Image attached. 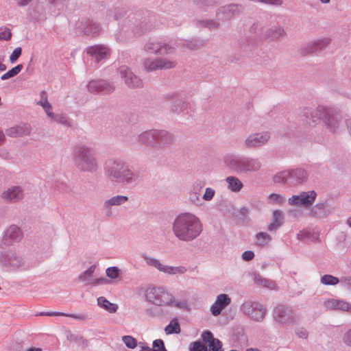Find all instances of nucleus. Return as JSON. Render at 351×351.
Wrapping results in <instances>:
<instances>
[{
    "label": "nucleus",
    "instance_id": "f257e3e1",
    "mask_svg": "<svg viewBox=\"0 0 351 351\" xmlns=\"http://www.w3.org/2000/svg\"><path fill=\"white\" fill-rule=\"evenodd\" d=\"M171 230L179 241L191 242L202 232L203 224L195 215L188 212L182 213L174 219Z\"/></svg>",
    "mask_w": 351,
    "mask_h": 351
},
{
    "label": "nucleus",
    "instance_id": "f03ea898",
    "mask_svg": "<svg viewBox=\"0 0 351 351\" xmlns=\"http://www.w3.org/2000/svg\"><path fill=\"white\" fill-rule=\"evenodd\" d=\"M105 173L114 184L130 185L140 180L141 172L134 169L128 162L121 158H111L106 161Z\"/></svg>",
    "mask_w": 351,
    "mask_h": 351
},
{
    "label": "nucleus",
    "instance_id": "7ed1b4c3",
    "mask_svg": "<svg viewBox=\"0 0 351 351\" xmlns=\"http://www.w3.org/2000/svg\"><path fill=\"white\" fill-rule=\"evenodd\" d=\"M72 160L75 167L82 172L94 173L99 168L96 151L85 144H79L73 148Z\"/></svg>",
    "mask_w": 351,
    "mask_h": 351
},
{
    "label": "nucleus",
    "instance_id": "20e7f679",
    "mask_svg": "<svg viewBox=\"0 0 351 351\" xmlns=\"http://www.w3.org/2000/svg\"><path fill=\"white\" fill-rule=\"evenodd\" d=\"M174 135L165 130H148L141 132L138 136L139 143L158 150L170 147L174 143Z\"/></svg>",
    "mask_w": 351,
    "mask_h": 351
},
{
    "label": "nucleus",
    "instance_id": "39448f33",
    "mask_svg": "<svg viewBox=\"0 0 351 351\" xmlns=\"http://www.w3.org/2000/svg\"><path fill=\"white\" fill-rule=\"evenodd\" d=\"M226 167L235 173L256 172L261 169L258 158L247 156L227 155L224 158Z\"/></svg>",
    "mask_w": 351,
    "mask_h": 351
},
{
    "label": "nucleus",
    "instance_id": "423d86ee",
    "mask_svg": "<svg viewBox=\"0 0 351 351\" xmlns=\"http://www.w3.org/2000/svg\"><path fill=\"white\" fill-rule=\"evenodd\" d=\"M308 173L303 168H295L280 171L274 176L275 183L284 184L289 186H295L306 182Z\"/></svg>",
    "mask_w": 351,
    "mask_h": 351
},
{
    "label": "nucleus",
    "instance_id": "0eeeda50",
    "mask_svg": "<svg viewBox=\"0 0 351 351\" xmlns=\"http://www.w3.org/2000/svg\"><path fill=\"white\" fill-rule=\"evenodd\" d=\"M0 263L8 271H15L24 268L25 261L22 256L13 249L0 252Z\"/></svg>",
    "mask_w": 351,
    "mask_h": 351
},
{
    "label": "nucleus",
    "instance_id": "6e6552de",
    "mask_svg": "<svg viewBox=\"0 0 351 351\" xmlns=\"http://www.w3.org/2000/svg\"><path fill=\"white\" fill-rule=\"evenodd\" d=\"M240 311L246 317L256 322H263L267 312L264 305L252 300L244 302L240 306Z\"/></svg>",
    "mask_w": 351,
    "mask_h": 351
},
{
    "label": "nucleus",
    "instance_id": "1a4fd4ad",
    "mask_svg": "<svg viewBox=\"0 0 351 351\" xmlns=\"http://www.w3.org/2000/svg\"><path fill=\"white\" fill-rule=\"evenodd\" d=\"M146 300L156 306H168L173 302V296L162 287H152L145 291Z\"/></svg>",
    "mask_w": 351,
    "mask_h": 351
},
{
    "label": "nucleus",
    "instance_id": "9d476101",
    "mask_svg": "<svg viewBox=\"0 0 351 351\" xmlns=\"http://www.w3.org/2000/svg\"><path fill=\"white\" fill-rule=\"evenodd\" d=\"M271 137L267 131L252 133L249 134L243 143V148L246 150H254L265 145Z\"/></svg>",
    "mask_w": 351,
    "mask_h": 351
},
{
    "label": "nucleus",
    "instance_id": "9b49d317",
    "mask_svg": "<svg viewBox=\"0 0 351 351\" xmlns=\"http://www.w3.org/2000/svg\"><path fill=\"white\" fill-rule=\"evenodd\" d=\"M153 28L152 25H149L146 21L138 22L136 23H132L129 25H124L121 28V34L119 36L116 35L117 40L123 42L125 40L124 38L129 36V32L134 36H140L143 34L150 31Z\"/></svg>",
    "mask_w": 351,
    "mask_h": 351
},
{
    "label": "nucleus",
    "instance_id": "f8f14e48",
    "mask_svg": "<svg viewBox=\"0 0 351 351\" xmlns=\"http://www.w3.org/2000/svg\"><path fill=\"white\" fill-rule=\"evenodd\" d=\"M178 45H171L158 40H149L144 47L143 50L149 53L153 54H168L173 53Z\"/></svg>",
    "mask_w": 351,
    "mask_h": 351
},
{
    "label": "nucleus",
    "instance_id": "ddd939ff",
    "mask_svg": "<svg viewBox=\"0 0 351 351\" xmlns=\"http://www.w3.org/2000/svg\"><path fill=\"white\" fill-rule=\"evenodd\" d=\"M324 109V106H318L315 108L304 107L301 110L300 115L307 125L315 126L321 122Z\"/></svg>",
    "mask_w": 351,
    "mask_h": 351
},
{
    "label": "nucleus",
    "instance_id": "4468645a",
    "mask_svg": "<svg viewBox=\"0 0 351 351\" xmlns=\"http://www.w3.org/2000/svg\"><path fill=\"white\" fill-rule=\"evenodd\" d=\"M275 321L283 326L293 325L295 323L294 313L291 307L285 305H278L273 313Z\"/></svg>",
    "mask_w": 351,
    "mask_h": 351
},
{
    "label": "nucleus",
    "instance_id": "2eb2a0df",
    "mask_svg": "<svg viewBox=\"0 0 351 351\" xmlns=\"http://www.w3.org/2000/svg\"><path fill=\"white\" fill-rule=\"evenodd\" d=\"M341 121L339 115L333 109L325 106L321 122L329 132H337L340 128Z\"/></svg>",
    "mask_w": 351,
    "mask_h": 351
},
{
    "label": "nucleus",
    "instance_id": "dca6fc26",
    "mask_svg": "<svg viewBox=\"0 0 351 351\" xmlns=\"http://www.w3.org/2000/svg\"><path fill=\"white\" fill-rule=\"evenodd\" d=\"M316 197L317 193L315 191H303L299 195H292L289 198L288 202L291 206L307 208L313 204Z\"/></svg>",
    "mask_w": 351,
    "mask_h": 351
},
{
    "label": "nucleus",
    "instance_id": "f3484780",
    "mask_svg": "<svg viewBox=\"0 0 351 351\" xmlns=\"http://www.w3.org/2000/svg\"><path fill=\"white\" fill-rule=\"evenodd\" d=\"M144 69L147 72L156 70L170 69L176 66V62L163 58H146L143 62Z\"/></svg>",
    "mask_w": 351,
    "mask_h": 351
},
{
    "label": "nucleus",
    "instance_id": "a211bd4d",
    "mask_svg": "<svg viewBox=\"0 0 351 351\" xmlns=\"http://www.w3.org/2000/svg\"><path fill=\"white\" fill-rule=\"evenodd\" d=\"M143 258L146 263L152 267H154L158 269L160 271L164 272L168 274H183L187 269L184 266L173 267L162 265L159 260L150 257L147 255H144Z\"/></svg>",
    "mask_w": 351,
    "mask_h": 351
},
{
    "label": "nucleus",
    "instance_id": "6ab92c4d",
    "mask_svg": "<svg viewBox=\"0 0 351 351\" xmlns=\"http://www.w3.org/2000/svg\"><path fill=\"white\" fill-rule=\"evenodd\" d=\"M117 72L128 87L138 88L143 86L141 79L134 74L128 66L125 65L121 66Z\"/></svg>",
    "mask_w": 351,
    "mask_h": 351
},
{
    "label": "nucleus",
    "instance_id": "aec40b11",
    "mask_svg": "<svg viewBox=\"0 0 351 351\" xmlns=\"http://www.w3.org/2000/svg\"><path fill=\"white\" fill-rule=\"evenodd\" d=\"M330 41L329 38H322L303 44L300 48V53L302 56H308L321 51L330 43Z\"/></svg>",
    "mask_w": 351,
    "mask_h": 351
},
{
    "label": "nucleus",
    "instance_id": "412c9836",
    "mask_svg": "<svg viewBox=\"0 0 351 351\" xmlns=\"http://www.w3.org/2000/svg\"><path fill=\"white\" fill-rule=\"evenodd\" d=\"M165 99L172 101L170 110L173 113L180 114L186 110L189 107L186 98L178 93L167 94Z\"/></svg>",
    "mask_w": 351,
    "mask_h": 351
},
{
    "label": "nucleus",
    "instance_id": "4be33fe9",
    "mask_svg": "<svg viewBox=\"0 0 351 351\" xmlns=\"http://www.w3.org/2000/svg\"><path fill=\"white\" fill-rule=\"evenodd\" d=\"M87 89L90 93L108 95L114 90V86L104 80H97L90 81Z\"/></svg>",
    "mask_w": 351,
    "mask_h": 351
},
{
    "label": "nucleus",
    "instance_id": "5701e85b",
    "mask_svg": "<svg viewBox=\"0 0 351 351\" xmlns=\"http://www.w3.org/2000/svg\"><path fill=\"white\" fill-rule=\"evenodd\" d=\"M23 237L21 229L16 225H11L4 232L2 241L6 246H10L14 243L20 242Z\"/></svg>",
    "mask_w": 351,
    "mask_h": 351
},
{
    "label": "nucleus",
    "instance_id": "b1692460",
    "mask_svg": "<svg viewBox=\"0 0 351 351\" xmlns=\"http://www.w3.org/2000/svg\"><path fill=\"white\" fill-rule=\"evenodd\" d=\"M244 6L242 4L230 3L218 8L217 16L220 14L224 16L223 19L226 21L232 20L236 16H238L244 10Z\"/></svg>",
    "mask_w": 351,
    "mask_h": 351
},
{
    "label": "nucleus",
    "instance_id": "393cba45",
    "mask_svg": "<svg viewBox=\"0 0 351 351\" xmlns=\"http://www.w3.org/2000/svg\"><path fill=\"white\" fill-rule=\"evenodd\" d=\"M76 28L80 33L93 36L99 34L101 31L98 23L90 20L80 22L77 23Z\"/></svg>",
    "mask_w": 351,
    "mask_h": 351
},
{
    "label": "nucleus",
    "instance_id": "a878e982",
    "mask_svg": "<svg viewBox=\"0 0 351 351\" xmlns=\"http://www.w3.org/2000/svg\"><path fill=\"white\" fill-rule=\"evenodd\" d=\"M264 36L270 41H280L287 36V33L283 26L275 25L265 29Z\"/></svg>",
    "mask_w": 351,
    "mask_h": 351
},
{
    "label": "nucleus",
    "instance_id": "bb28decb",
    "mask_svg": "<svg viewBox=\"0 0 351 351\" xmlns=\"http://www.w3.org/2000/svg\"><path fill=\"white\" fill-rule=\"evenodd\" d=\"M332 211L331 206L328 201L317 203L314 206H311L309 215L316 218H325L328 216Z\"/></svg>",
    "mask_w": 351,
    "mask_h": 351
},
{
    "label": "nucleus",
    "instance_id": "cd10ccee",
    "mask_svg": "<svg viewBox=\"0 0 351 351\" xmlns=\"http://www.w3.org/2000/svg\"><path fill=\"white\" fill-rule=\"evenodd\" d=\"M86 52L93 58L97 63L106 59L110 56V49L105 45H97L86 48Z\"/></svg>",
    "mask_w": 351,
    "mask_h": 351
},
{
    "label": "nucleus",
    "instance_id": "c85d7f7f",
    "mask_svg": "<svg viewBox=\"0 0 351 351\" xmlns=\"http://www.w3.org/2000/svg\"><path fill=\"white\" fill-rule=\"evenodd\" d=\"M231 302V298L228 294L221 293L217 296L215 302L210 306L213 315L218 316L221 311Z\"/></svg>",
    "mask_w": 351,
    "mask_h": 351
},
{
    "label": "nucleus",
    "instance_id": "c756f323",
    "mask_svg": "<svg viewBox=\"0 0 351 351\" xmlns=\"http://www.w3.org/2000/svg\"><path fill=\"white\" fill-rule=\"evenodd\" d=\"M128 201V197L118 195L106 199L103 204V209L106 211V215L110 217L112 215V208L114 206H121Z\"/></svg>",
    "mask_w": 351,
    "mask_h": 351
},
{
    "label": "nucleus",
    "instance_id": "7c9ffc66",
    "mask_svg": "<svg viewBox=\"0 0 351 351\" xmlns=\"http://www.w3.org/2000/svg\"><path fill=\"white\" fill-rule=\"evenodd\" d=\"M1 197L10 202L16 203L23 199L24 193L20 186H12L2 193Z\"/></svg>",
    "mask_w": 351,
    "mask_h": 351
},
{
    "label": "nucleus",
    "instance_id": "2f4dec72",
    "mask_svg": "<svg viewBox=\"0 0 351 351\" xmlns=\"http://www.w3.org/2000/svg\"><path fill=\"white\" fill-rule=\"evenodd\" d=\"M202 339L204 342L208 343L210 349L208 351H223L221 341L213 337V333L209 330H205L202 334Z\"/></svg>",
    "mask_w": 351,
    "mask_h": 351
},
{
    "label": "nucleus",
    "instance_id": "473e14b6",
    "mask_svg": "<svg viewBox=\"0 0 351 351\" xmlns=\"http://www.w3.org/2000/svg\"><path fill=\"white\" fill-rule=\"evenodd\" d=\"M30 132L31 127L29 125L26 123L13 126L5 131L7 136L13 138L27 136Z\"/></svg>",
    "mask_w": 351,
    "mask_h": 351
},
{
    "label": "nucleus",
    "instance_id": "72a5a7b5",
    "mask_svg": "<svg viewBox=\"0 0 351 351\" xmlns=\"http://www.w3.org/2000/svg\"><path fill=\"white\" fill-rule=\"evenodd\" d=\"M285 221V217L282 211L275 210L273 212L271 222L268 225L267 230L269 232H276Z\"/></svg>",
    "mask_w": 351,
    "mask_h": 351
},
{
    "label": "nucleus",
    "instance_id": "f704fd0d",
    "mask_svg": "<svg viewBox=\"0 0 351 351\" xmlns=\"http://www.w3.org/2000/svg\"><path fill=\"white\" fill-rule=\"evenodd\" d=\"M324 306L329 310H341L346 311L348 308V303L340 300L329 299L324 302Z\"/></svg>",
    "mask_w": 351,
    "mask_h": 351
},
{
    "label": "nucleus",
    "instance_id": "c9c22d12",
    "mask_svg": "<svg viewBox=\"0 0 351 351\" xmlns=\"http://www.w3.org/2000/svg\"><path fill=\"white\" fill-rule=\"evenodd\" d=\"M252 276L254 283L258 285H261L263 287H266L270 289H274L276 288V283L274 281L267 278H263L258 273H253Z\"/></svg>",
    "mask_w": 351,
    "mask_h": 351
},
{
    "label": "nucleus",
    "instance_id": "e433bc0d",
    "mask_svg": "<svg viewBox=\"0 0 351 351\" xmlns=\"http://www.w3.org/2000/svg\"><path fill=\"white\" fill-rule=\"evenodd\" d=\"M97 304L99 307L104 308L110 313L117 312L119 306L117 304H114L108 300L106 298L101 296L97 298Z\"/></svg>",
    "mask_w": 351,
    "mask_h": 351
},
{
    "label": "nucleus",
    "instance_id": "4c0bfd02",
    "mask_svg": "<svg viewBox=\"0 0 351 351\" xmlns=\"http://www.w3.org/2000/svg\"><path fill=\"white\" fill-rule=\"evenodd\" d=\"M228 189L233 192H239L243 186L242 182L237 177L230 176L226 178Z\"/></svg>",
    "mask_w": 351,
    "mask_h": 351
},
{
    "label": "nucleus",
    "instance_id": "58836bf2",
    "mask_svg": "<svg viewBox=\"0 0 351 351\" xmlns=\"http://www.w3.org/2000/svg\"><path fill=\"white\" fill-rule=\"evenodd\" d=\"M96 269V265H91L87 270L82 272L77 278V280L80 282H85L86 285H90L92 282V277L95 270Z\"/></svg>",
    "mask_w": 351,
    "mask_h": 351
},
{
    "label": "nucleus",
    "instance_id": "ea45409f",
    "mask_svg": "<svg viewBox=\"0 0 351 351\" xmlns=\"http://www.w3.org/2000/svg\"><path fill=\"white\" fill-rule=\"evenodd\" d=\"M66 337L69 341L77 343L82 348H86L88 346V340L84 338L82 335L69 333Z\"/></svg>",
    "mask_w": 351,
    "mask_h": 351
},
{
    "label": "nucleus",
    "instance_id": "a19ab883",
    "mask_svg": "<svg viewBox=\"0 0 351 351\" xmlns=\"http://www.w3.org/2000/svg\"><path fill=\"white\" fill-rule=\"evenodd\" d=\"M206 42L202 39L193 38L190 40H186L184 45L191 50H197L204 47Z\"/></svg>",
    "mask_w": 351,
    "mask_h": 351
},
{
    "label": "nucleus",
    "instance_id": "79ce46f5",
    "mask_svg": "<svg viewBox=\"0 0 351 351\" xmlns=\"http://www.w3.org/2000/svg\"><path fill=\"white\" fill-rule=\"evenodd\" d=\"M193 4L199 9L206 10L210 8L215 7L217 2L215 0H193Z\"/></svg>",
    "mask_w": 351,
    "mask_h": 351
},
{
    "label": "nucleus",
    "instance_id": "37998d69",
    "mask_svg": "<svg viewBox=\"0 0 351 351\" xmlns=\"http://www.w3.org/2000/svg\"><path fill=\"white\" fill-rule=\"evenodd\" d=\"M271 240V237L266 232H261L256 235V242L258 246H265Z\"/></svg>",
    "mask_w": 351,
    "mask_h": 351
},
{
    "label": "nucleus",
    "instance_id": "c03bdc74",
    "mask_svg": "<svg viewBox=\"0 0 351 351\" xmlns=\"http://www.w3.org/2000/svg\"><path fill=\"white\" fill-rule=\"evenodd\" d=\"M56 123L61 124L66 127H71V124L69 119L66 114L58 113L54 114L52 119Z\"/></svg>",
    "mask_w": 351,
    "mask_h": 351
},
{
    "label": "nucleus",
    "instance_id": "a18cd8bd",
    "mask_svg": "<svg viewBox=\"0 0 351 351\" xmlns=\"http://www.w3.org/2000/svg\"><path fill=\"white\" fill-rule=\"evenodd\" d=\"M321 283L325 285H337L340 282V278L330 274H325L321 278Z\"/></svg>",
    "mask_w": 351,
    "mask_h": 351
},
{
    "label": "nucleus",
    "instance_id": "49530a36",
    "mask_svg": "<svg viewBox=\"0 0 351 351\" xmlns=\"http://www.w3.org/2000/svg\"><path fill=\"white\" fill-rule=\"evenodd\" d=\"M23 64H18L16 66L12 68L10 70H9L8 72L4 73L3 75H1V79L2 80H5L9 78L13 77L16 75H17L23 69Z\"/></svg>",
    "mask_w": 351,
    "mask_h": 351
},
{
    "label": "nucleus",
    "instance_id": "de8ad7c7",
    "mask_svg": "<svg viewBox=\"0 0 351 351\" xmlns=\"http://www.w3.org/2000/svg\"><path fill=\"white\" fill-rule=\"evenodd\" d=\"M165 331L167 335L173 333L178 334L180 332V324L176 321L173 324L171 322L170 324L165 327Z\"/></svg>",
    "mask_w": 351,
    "mask_h": 351
},
{
    "label": "nucleus",
    "instance_id": "09e8293b",
    "mask_svg": "<svg viewBox=\"0 0 351 351\" xmlns=\"http://www.w3.org/2000/svg\"><path fill=\"white\" fill-rule=\"evenodd\" d=\"M41 99L37 103V104L41 106L44 110L51 109V105L48 101L47 93L46 91L43 90L40 92Z\"/></svg>",
    "mask_w": 351,
    "mask_h": 351
},
{
    "label": "nucleus",
    "instance_id": "8fccbe9b",
    "mask_svg": "<svg viewBox=\"0 0 351 351\" xmlns=\"http://www.w3.org/2000/svg\"><path fill=\"white\" fill-rule=\"evenodd\" d=\"M199 23L202 27H207L210 29H216L220 26L219 23L213 19L201 21Z\"/></svg>",
    "mask_w": 351,
    "mask_h": 351
},
{
    "label": "nucleus",
    "instance_id": "3c124183",
    "mask_svg": "<svg viewBox=\"0 0 351 351\" xmlns=\"http://www.w3.org/2000/svg\"><path fill=\"white\" fill-rule=\"evenodd\" d=\"M122 341L125 344V346L130 349H134L137 346L136 339L130 335H125L122 337Z\"/></svg>",
    "mask_w": 351,
    "mask_h": 351
},
{
    "label": "nucleus",
    "instance_id": "603ef678",
    "mask_svg": "<svg viewBox=\"0 0 351 351\" xmlns=\"http://www.w3.org/2000/svg\"><path fill=\"white\" fill-rule=\"evenodd\" d=\"M106 274L108 278L116 279L121 274V270L117 267H110L106 269Z\"/></svg>",
    "mask_w": 351,
    "mask_h": 351
},
{
    "label": "nucleus",
    "instance_id": "864d4df0",
    "mask_svg": "<svg viewBox=\"0 0 351 351\" xmlns=\"http://www.w3.org/2000/svg\"><path fill=\"white\" fill-rule=\"evenodd\" d=\"M268 199L274 204L282 205L285 202V198L280 194L271 193L269 195Z\"/></svg>",
    "mask_w": 351,
    "mask_h": 351
},
{
    "label": "nucleus",
    "instance_id": "5fc2aeb1",
    "mask_svg": "<svg viewBox=\"0 0 351 351\" xmlns=\"http://www.w3.org/2000/svg\"><path fill=\"white\" fill-rule=\"evenodd\" d=\"M190 351H208V349L200 341H196L191 343Z\"/></svg>",
    "mask_w": 351,
    "mask_h": 351
},
{
    "label": "nucleus",
    "instance_id": "6e6d98bb",
    "mask_svg": "<svg viewBox=\"0 0 351 351\" xmlns=\"http://www.w3.org/2000/svg\"><path fill=\"white\" fill-rule=\"evenodd\" d=\"M190 201L195 205H202L201 194L198 192H191L189 195Z\"/></svg>",
    "mask_w": 351,
    "mask_h": 351
},
{
    "label": "nucleus",
    "instance_id": "4d7b16f0",
    "mask_svg": "<svg viewBox=\"0 0 351 351\" xmlns=\"http://www.w3.org/2000/svg\"><path fill=\"white\" fill-rule=\"evenodd\" d=\"M152 349L155 351H167L162 339L154 340L153 341V347Z\"/></svg>",
    "mask_w": 351,
    "mask_h": 351
},
{
    "label": "nucleus",
    "instance_id": "13d9d810",
    "mask_svg": "<svg viewBox=\"0 0 351 351\" xmlns=\"http://www.w3.org/2000/svg\"><path fill=\"white\" fill-rule=\"evenodd\" d=\"M339 283L341 287L351 291V276H344L341 277Z\"/></svg>",
    "mask_w": 351,
    "mask_h": 351
},
{
    "label": "nucleus",
    "instance_id": "bf43d9fd",
    "mask_svg": "<svg viewBox=\"0 0 351 351\" xmlns=\"http://www.w3.org/2000/svg\"><path fill=\"white\" fill-rule=\"evenodd\" d=\"M12 33L9 28H0V40H8L11 38Z\"/></svg>",
    "mask_w": 351,
    "mask_h": 351
},
{
    "label": "nucleus",
    "instance_id": "052dcab7",
    "mask_svg": "<svg viewBox=\"0 0 351 351\" xmlns=\"http://www.w3.org/2000/svg\"><path fill=\"white\" fill-rule=\"evenodd\" d=\"M171 304H173L174 306H176L178 308H181V309H184V310H186V311H189L190 309L189 304H188L187 301H186V300L175 301L173 300V302Z\"/></svg>",
    "mask_w": 351,
    "mask_h": 351
},
{
    "label": "nucleus",
    "instance_id": "680f3d73",
    "mask_svg": "<svg viewBox=\"0 0 351 351\" xmlns=\"http://www.w3.org/2000/svg\"><path fill=\"white\" fill-rule=\"evenodd\" d=\"M22 49L21 47H16L14 49L12 54L10 56V61L11 63H14L18 58L21 56Z\"/></svg>",
    "mask_w": 351,
    "mask_h": 351
},
{
    "label": "nucleus",
    "instance_id": "e2e57ef3",
    "mask_svg": "<svg viewBox=\"0 0 351 351\" xmlns=\"http://www.w3.org/2000/svg\"><path fill=\"white\" fill-rule=\"evenodd\" d=\"M215 194V191L212 188H206L202 199L206 201H210Z\"/></svg>",
    "mask_w": 351,
    "mask_h": 351
},
{
    "label": "nucleus",
    "instance_id": "0e129e2a",
    "mask_svg": "<svg viewBox=\"0 0 351 351\" xmlns=\"http://www.w3.org/2000/svg\"><path fill=\"white\" fill-rule=\"evenodd\" d=\"M342 342L347 346L351 348V328L348 330L342 337Z\"/></svg>",
    "mask_w": 351,
    "mask_h": 351
},
{
    "label": "nucleus",
    "instance_id": "69168bd1",
    "mask_svg": "<svg viewBox=\"0 0 351 351\" xmlns=\"http://www.w3.org/2000/svg\"><path fill=\"white\" fill-rule=\"evenodd\" d=\"M295 333L299 338L306 339L308 337V332L303 327L296 328L295 329Z\"/></svg>",
    "mask_w": 351,
    "mask_h": 351
},
{
    "label": "nucleus",
    "instance_id": "338daca9",
    "mask_svg": "<svg viewBox=\"0 0 351 351\" xmlns=\"http://www.w3.org/2000/svg\"><path fill=\"white\" fill-rule=\"evenodd\" d=\"M311 236V233L310 231H308V230H303V231L300 232L297 234V238L299 240L304 241L310 239Z\"/></svg>",
    "mask_w": 351,
    "mask_h": 351
},
{
    "label": "nucleus",
    "instance_id": "774afa93",
    "mask_svg": "<svg viewBox=\"0 0 351 351\" xmlns=\"http://www.w3.org/2000/svg\"><path fill=\"white\" fill-rule=\"evenodd\" d=\"M241 256L244 261H249L254 258V253L252 251L247 250L242 254Z\"/></svg>",
    "mask_w": 351,
    "mask_h": 351
}]
</instances>
